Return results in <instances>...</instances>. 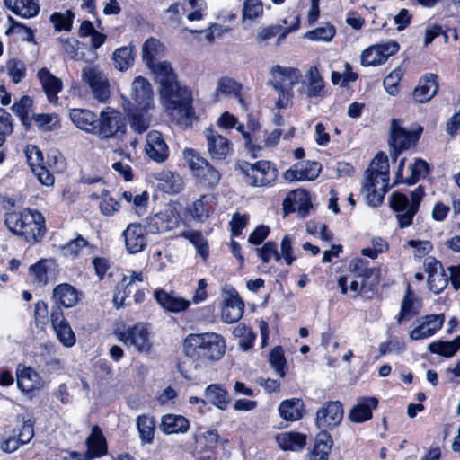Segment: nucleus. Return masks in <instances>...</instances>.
I'll use <instances>...</instances> for the list:
<instances>
[{"label":"nucleus","mask_w":460,"mask_h":460,"mask_svg":"<svg viewBox=\"0 0 460 460\" xmlns=\"http://www.w3.org/2000/svg\"><path fill=\"white\" fill-rule=\"evenodd\" d=\"M147 67L160 84V95L165 111L179 124L190 125L194 117L191 93L179 84L171 64L159 61Z\"/></svg>","instance_id":"1"},{"label":"nucleus","mask_w":460,"mask_h":460,"mask_svg":"<svg viewBox=\"0 0 460 460\" xmlns=\"http://www.w3.org/2000/svg\"><path fill=\"white\" fill-rule=\"evenodd\" d=\"M388 158L383 153L372 160L371 168L365 172L366 181L363 190L367 203L372 207L380 205L388 190Z\"/></svg>","instance_id":"2"},{"label":"nucleus","mask_w":460,"mask_h":460,"mask_svg":"<svg viewBox=\"0 0 460 460\" xmlns=\"http://www.w3.org/2000/svg\"><path fill=\"white\" fill-rule=\"evenodd\" d=\"M183 351L192 358L219 360L226 352V343L215 332L190 333L184 339Z\"/></svg>","instance_id":"3"},{"label":"nucleus","mask_w":460,"mask_h":460,"mask_svg":"<svg viewBox=\"0 0 460 460\" xmlns=\"http://www.w3.org/2000/svg\"><path fill=\"white\" fill-rule=\"evenodd\" d=\"M270 84L278 94L276 107L285 109L293 97L292 88L301 81L302 75L297 68L275 66L270 69Z\"/></svg>","instance_id":"4"},{"label":"nucleus","mask_w":460,"mask_h":460,"mask_svg":"<svg viewBox=\"0 0 460 460\" xmlns=\"http://www.w3.org/2000/svg\"><path fill=\"white\" fill-rule=\"evenodd\" d=\"M424 189L421 185L411 192V200L402 193L394 192L390 196V206L396 213V218L401 228L407 227L412 224L414 215L417 213Z\"/></svg>","instance_id":"5"},{"label":"nucleus","mask_w":460,"mask_h":460,"mask_svg":"<svg viewBox=\"0 0 460 460\" xmlns=\"http://www.w3.org/2000/svg\"><path fill=\"white\" fill-rule=\"evenodd\" d=\"M235 169L244 175V182L252 187H265L277 179L278 171L270 161H258L250 164L245 161L238 162Z\"/></svg>","instance_id":"6"},{"label":"nucleus","mask_w":460,"mask_h":460,"mask_svg":"<svg viewBox=\"0 0 460 460\" xmlns=\"http://www.w3.org/2000/svg\"><path fill=\"white\" fill-rule=\"evenodd\" d=\"M124 116L118 111L106 107L97 116L93 135L101 139H110L126 132Z\"/></svg>","instance_id":"7"},{"label":"nucleus","mask_w":460,"mask_h":460,"mask_svg":"<svg viewBox=\"0 0 460 460\" xmlns=\"http://www.w3.org/2000/svg\"><path fill=\"white\" fill-rule=\"evenodd\" d=\"M183 156L200 184L213 189L219 183L221 176L218 171L208 160L196 153L195 150L185 148L183 150Z\"/></svg>","instance_id":"8"},{"label":"nucleus","mask_w":460,"mask_h":460,"mask_svg":"<svg viewBox=\"0 0 460 460\" xmlns=\"http://www.w3.org/2000/svg\"><path fill=\"white\" fill-rule=\"evenodd\" d=\"M81 77L89 87L95 100L106 102L111 95L110 82L106 74L99 66L88 64L82 68Z\"/></svg>","instance_id":"9"},{"label":"nucleus","mask_w":460,"mask_h":460,"mask_svg":"<svg viewBox=\"0 0 460 460\" xmlns=\"http://www.w3.org/2000/svg\"><path fill=\"white\" fill-rule=\"evenodd\" d=\"M422 128L420 126L411 130H407L402 127V120L399 119H394L391 122L390 133H391V156L394 161L397 159L398 154L402 150L409 149L411 146H414L420 136Z\"/></svg>","instance_id":"10"},{"label":"nucleus","mask_w":460,"mask_h":460,"mask_svg":"<svg viewBox=\"0 0 460 460\" xmlns=\"http://www.w3.org/2000/svg\"><path fill=\"white\" fill-rule=\"evenodd\" d=\"M119 341L132 346L139 353H148L153 346L150 332L146 324L137 323L124 331L115 332Z\"/></svg>","instance_id":"11"},{"label":"nucleus","mask_w":460,"mask_h":460,"mask_svg":"<svg viewBox=\"0 0 460 460\" xmlns=\"http://www.w3.org/2000/svg\"><path fill=\"white\" fill-rule=\"evenodd\" d=\"M342 418V404L339 401H330L316 411L315 425L323 431L332 429L341 423Z\"/></svg>","instance_id":"12"},{"label":"nucleus","mask_w":460,"mask_h":460,"mask_svg":"<svg viewBox=\"0 0 460 460\" xmlns=\"http://www.w3.org/2000/svg\"><path fill=\"white\" fill-rule=\"evenodd\" d=\"M399 50V44L396 41H387L376 44L366 49L361 54L363 66H379L384 64L387 58Z\"/></svg>","instance_id":"13"},{"label":"nucleus","mask_w":460,"mask_h":460,"mask_svg":"<svg viewBox=\"0 0 460 460\" xmlns=\"http://www.w3.org/2000/svg\"><path fill=\"white\" fill-rule=\"evenodd\" d=\"M50 321L60 343L66 348L73 347L76 342V337L59 306H52Z\"/></svg>","instance_id":"14"},{"label":"nucleus","mask_w":460,"mask_h":460,"mask_svg":"<svg viewBox=\"0 0 460 460\" xmlns=\"http://www.w3.org/2000/svg\"><path fill=\"white\" fill-rule=\"evenodd\" d=\"M444 319L443 314L422 316L416 321L418 325L410 332V339L418 341L431 337L441 329Z\"/></svg>","instance_id":"15"},{"label":"nucleus","mask_w":460,"mask_h":460,"mask_svg":"<svg viewBox=\"0 0 460 460\" xmlns=\"http://www.w3.org/2000/svg\"><path fill=\"white\" fill-rule=\"evenodd\" d=\"M208 153L211 159L224 160L232 150V143L212 128H206Z\"/></svg>","instance_id":"16"},{"label":"nucleus","mask_w":460,"mask_h":460,"mask_svg":"<svg viewBox=\"0 0 460 460\" xmlns=\"http://www.w3.org/2000/svg\"><path fill=\"white\" fill-rule=\"evenodd\" d=\"M244 304L234 289L225 292L224 305L221 318L226 323H233L241 319L243 314Z\"/></svg>","instance_id":"17"},{"label":"nucleus","mask_w":460,"mask_h":460,"mask_svg":"<svg viewBox=\"0 0 460 460\" xmlns=\"http://www.w3.org/2000/svg\"><path fill=\"white\" fill-rule=\"evenodd\" d=\"M126 250L134 254L142 252L146 244V230L140 224H129L122 232Z\"/></svg>","instance_id":"18"},{"label":"nucleus","mask_w":460,"mask_h":460,"mask_svg":"<svg viewBox=\"0 0 460 460\" xmlns=\"http://www.w3.org/2000/svg\"><path fill=\"white\" fill-rule=\"evenodd\" d=\"M179 225V218L172 208H167L156 213L149 218L147 223L148 231L152 234L165 233L176 228Z\"/></svg>","instance_id":"19"},{"label":"nucleus","mask_w":460,"mask_h":460,"mask_svg":"<svg viewBox=\"0 0 460 460\" xmlns=\"http://www.w3.org/2000/svg\"><path fill=\"white\" fill-rule=\"evenodd\" d=\"M132 98L137 107L149 110L154 106L153 90L151 84L143 76H137L132 83Z\"/></svg>","instance_id":"20"},{"label":"nucleus","mask_w":460,"mask_h":460,"mask_svg":"<svg viewBox=\"0 0 460 460\" xmlns=\"http://www.w3.org/2000/svg\"><path fill=\"white\" fill-rule=\"evenodd\" d=\"M283 206L286 212L296 211L302 217H306L313 208L308 193L303 190L290 191L286 197Z\"/></svg>","instance_id":"21"},{"label":"nucleus","mask_w":460,"mask_h":460,"mask_svg":"<svg viewBox=\"0 0 460 460\" xmlns=\"http://www.w3.org/2000/svg\"><path fill=\"white\" fill-rule=\"evenodd\" d=\"M146 154L155 162L163 163L169 155L168 146L162 134L158 131H150L146 136Z\"/></svg>","instance_id":"22"},{"label":"nucleus","mask_w":460,"mask_h":460,"mask_svg":"<svg viewBox=\"0 0 460 460\" xmlns=\"http://www.w3.org/2000/svg\"><path fill=\"white\" fill-rule=\"evenodd\" d=\"M301 92L308 98H323L325 95L324 82L315 66H311L304 80L301 79Z\"/></svg>","instance_id":"23"},{"label":"nucleus","mask_w":460,"mask_h":460,"mask_svg":"<svg viewBox=\"0 0 460 460\" xmlns=\"http://www.w3.org/2000/svg\"><path fill=\"white\" fill-rule=\"evenodd\" d=\"M37 78L40 83L48 101L52 104H58V94L63 88L61 79L52 75L47 68L40 69L37 73Z\"/></svg>","instance_id":"24"},{"label":"nucleus","mask_w":460,"mask_h":460,"mask_svg":"<svg viewBox=\"0 0 460 460\" xmlns=\"http://www.w3.org/2000/svg\"><path fill=\"white\" fill-rule=\"evenodd\" d=\"M17 386L21 392L28 394L44 386L40 376L30 367H18L16 370Z\"/></svg>","instance_id":"25"},{"label":"nucleus","mask_w":460,"mask_h":460,"mask_svg":"<svg viewBox=\"0 0 460 460\" xmlns=\"http://www.w3.org/2000/svg\"><path fill=\"white\" fill-rule=\"evenodd\" d=\"M30 221L24 222L22 236L27 242L39 241L45 233V218L42 214L37 210L29 209Z\"/></svg>","instance_id":"26"},{"label":"nucleus","mask_w":460,"mask_h":460,"mask_svg":"<svg viewBox=\"0 0 460 460\" xmlns=\"http://www.w3.org/2000/svg\"><path fill=\"white\" fill-rule=\"evenodd\" d=\"M137 281H143L142 272L133 271L130 276H125L119 282L113 297L118 307L125 305L126 298L132 293H135L136 296H138V287L136 284Z\"/></svg>","instance_id":"27"},{"label":"nucleus","mask_w":460,"mask_h":460,"mask_svg":"<svg viewBox=\"0 0 460 460\" xmlns=\"http://www.w3.org/2000/svg\"><path fill=\"white\" fill-rule=\"evenodd\" d=\"M154 296L163 308L173 313L182 312L190 305L189 300L179 296L172 291L167 292L164 289H159L154 292Z\"/></svg>","instance_id":"28"},{"label":"nucleus","mask_w":460,"mask_h":460,"mask_svg":"<svg viewBox=\"0 0 460 460\" xmlns=\"http://www.w3.org/2000/svg\"><path fill=\"white\" fill-rule=\"evenodd\" d=\"M321 165L316 162H306L295 165L285 172V178L289 181H313L317 178Z\"/></svg>","instance_id":"29"},{"label":"nucleus","mask_w":460,"mask_h":460,"mask_svg":"<svg viewBox=\"0 0 460 460\" xmlns=\"http://www.w3.org/2000/svg\"><path fill=\"white\" fill-rule=\"evenodd\" d=\"M87 451L84 454L86 460L101 457L107 453V444L101 429L93 426L90 436L86 439Z\"/></svg>","instance_id":"30"},{"label":"nucleus","mask_w":460,"mask_h":460,"mask_svg":"<svg viewBox=\"0 0 460 460\" xmlns=\"http://www.w3.org/2000/svg\"><path fill=\"white\" fill-rule=\"evenodd\" d=\"M52 298L54 299L56 305L69 308L73 307L78 302V292L77 290L68 283H63L58 285L52 293Z\"/></svg>","instance_id":"31"},{"label":"nucleus","mask_w":460,"mask_h":460,"mask_svg":"<svg viewBox=\"0 0 460 460\" xmlns=\"http://www.w3.org/2000/svg\"><path fill=\"white\" fill-rule=\"evenodd\" d=\"M438 89V77L434 74L425 75L413 91L414 99L420 103L429 102Z\"/></svg>","instance_id":"32"},{"label":"nucleus","mask_w":460,"mask_h":460,"mask_svg":"<svg viewBox=\"0 0 460 460\" xmlns=\"http://www.w3.org/2000/svg\"><path fill=\"white\" fill-rule=\"evenodd\" d=\"M69 117L76 128L93 135L97 115L87 109H70Z\"/></svg>","instance_id":"33"},{"label":"nucleus","mask_w":460,"mask_h":460,"mask_svg":"<svg viewBox=\"0 0 460 460\" xmlns=\"http://www.w3.org/2000/svg\"><path fill=\"white\" fill-rule=\"evenodd\" d=\"M378 401L376 397H362L351 409L349 419L353 422H364L372 418V410L376 408Z\"/></svg>","instance_id":"34"},{"label":"nucleus","mask_w":460,"mask_h":460,"mask_svg":"<svg viewBox=\"0 0 460 460\" xmlns=\"http://www.w3.org/2000/svg\"><path fill=\"white\" fill-rule=\"evenodd\" d=\"M241 91L242 85L235 80L226 76L221 77L218 80L217 88L215 90V97L218 100L221 97L233 95L234 97L237 98L241 105L244 107V100L241 96Z\"/></svg>","instance_id":"35"},{"label":"nucleus","mask_w":460,"mask_h":460,"mask_svg":"<svg viewBox=\"0 0 460 460\" xmlns=\"http://www.w3.org/2000/svg\"><path fill=\"white\" fill-rule=\"evenodd\" d=\"M160 427L165 434L185 433L190 422L181 415L167 414L163 416Z\"/></svg>","instance_id":"36"},{"label":"nucleus","mask_w":460,"mask_h":460,"mask_svg":"<svg viewBox=\"0 0 460 460\" xmlns=\"http://www.w3.org/2000/svg\"><path fill=\"white\" fill-rule=\"evenodd\" d=\"M4 4L15 14L31 18L38 14L40 6L35 0H4Z\"/></svg>","instance_id":"37"},{"label":"nucleus","mask_w":460,"mask_h":460,"mask_svg":"<svg viewBox=\"0 0 460 460\" xmlns=\"http://www.w3.org/2000/svg\"><path fill=\"white\" fill-rule=\"evenodd\" d=\"M306 437L297 432H283L276 437L279 447L283 450L297 451L305 445Z\"/></svg>","instance_id":"38"},{"label":"nucleus","mask_w":460,"mask_h":460,"mask_svg":"<svg viewBox=\"0 0 460 460\" xmlns=\"http://www.w3.org/2000/svg\"><path fill=\"white\" fill-rule=\"evenodd\" d=\"M207 400L220 410H226L230 402L227 391L220 385L212 384L205 389Z\"/></svg>","instance_id":"39"},{"label":"nucleus","mask_w":460,"mask_h":460,"mask_svg":"<svg viewBox=\"0 0 460 460\" xmlns=\"http://www.w3.org/2000/svg\"><path fill=\"white\" fill-rule=\"evenodd\" d=\"M164 52V45L155 38H149L142 47V58L146 66L159 62L158 59L163 57Z\"/></svg>","instance_id":"40"},{"label":"nucleus","mask_w":460,"mask_h":460,"mask_svg":"<svg viewBox=\"0 0 460 460\" xmlns=\"http://www.w3.org/2000/svg\"><path fill=\"white\" fill-rule=\"evenodd\" d=\"M304 402L301 399H289L283 401L279 406V415L290 421L297 420L302 417Z\"/></svg>","instance_id":"41"},{"label":"nucleus","mask_w":460,"mask_h":460,"mask_svg":"<svg viewBox=\"0 0 460 460\" xmlns=\"http://www.w3.org/2000/svg\"><path fill=\"white\" fill-rule=\"evenodd\" d=\"M133 48L125 46L115 49L112 55L114 67L119 71H126L134 64Z\"/></svg>","instance_id":"42"},{"label":"nucleus","mask_w":460,"mask_h":460,"mask_svg":"<svg viewBox=\"0 0 460 460\" xmlns=\"http://www.w3.org/2000/svg\"><path fill=\"white\" fill-rule=\"evenodd\" d=\"M460 349V335L450 341H437L429 345L431 353L444 357H453Z\"/></svg>","instance_id":"43"},{"label":"nucleus","mask_w":460,"mask_h":460,"mask_svg":"<svg viewBox=\"0 0 460 460\" xmlns=\"http://www.w3.org/2000/svg\"><path fill=\"white\" fill-rule=\"evenodd\" d=\"M29 209L22 212L12 211L5 214L4 222L7 228L13 234L21 235L23 230L24 222L31 219Z\"/></svg>","instance_id":"44"},{"label":"nucleus","mask_w":460,"mask_h":460,"mask_svg":"<svg viewBox=\"0 0 460 460\" xmlns=\"http://www.w3.org/2000/svg\"><path fill=\"white\" fill-rule=\"evenodd\" d=\"M137 429L142 443H151L155 434V420L148 415H140L137 419Z\"/></svg>","instance_id":"45"},{"label":"nucleus","mask_w":460,"mask_h":460,"mask_svg":"<svg viewBox=\"0 0 460 460\" xmlns=\"http://www.w3.org/2000/svg\"><path fill=\"white\" fill-rule=\"evenodd\" d=\"M82 249H85L88 254L95 252L96 247L90 244L84 237L78 235L66 245L62 246V252L65 256H76Z\"/></svg>","instance_id":"46"},{"label":"nucleus","mask_w":460,"mask_h":460,"mask_svg":"<svg viewBox=\"0 0 460 460\" xmlns=\"http://www.w3.org/2000/svg\"><path fill=\"white\" fill-rule=\"evenodd\" d=\"M150 125V115L148 110H141L137 107L130 114V128L135 132L141 134Z\"/></svg>","instance_id":"47"},{"label":"nucleus","mask_w":460,"mask_h":460,"mask_svg":"<svg viewBox=\"0 0 460 460\" xmlns=\"http://www.w3.org/2000/svg\"><path fill=\"white\" fill-rule=\"evenodd\" d=\"M212 199L211 195H202L197 199L190 209V212L193 218L198 221L203 222L206 220L210 212L211 206L209 201Z\"/></svg>","instance_id":"48"},{"label":"nucleus","mask_w":460,"mask_h":460,"mask_svg":"<svg viewBox=\"0 0 460 460\" xmlns=\"http://www.w3.org/2000/svg\"><path fill=\"white\" fill-rule=\"evenodd\" d=\"M160 188L167 193H178L182 189V181L178 174L172 172H165L161 173Z\"/></svg>","instance_id":"49"},{"label":"nucleus","mask_w":460,"mask_h":460,"mask_svg":"<svg viewBox=\"0 0 460 460\" xmlns=\"http://www.w3.org/2000/svg\"><path fill=\"white\" fill-rule=\"evenodd\" d=\"M411 175L405 177V183L412 185L420 178H424L429 172L428 163L422 159H416L415 162L409 165Z\"/></svg>","instance_id":"50"},{"label":"nucleus","mask_w":460,"mask_h":460,"mask_svg":"<svg viewBox=\"0 0 460 460\" xmlns=\"http://www.w3.org/2000/svg\"><path fill=\"white\" fill-rule=\"evenodd\" d=\"M50 263L47 261H40L38 263L31 266L30 272L33 276L34 282L38 285H46L51 275Z\"/></svg>","instance_id":"51"},{"label":"nucleus","mask_w":460,"mask_h":460,"mask_svg":"<svg viewBox=\"0 0 460 460\" xmlns=\"http://www.w3.org/2000/svg\"><path fill=\"white\" fill-rule=\"evenodd\" d=\"M336 33L335 27L330 23L315 28L305 33V37L311 40L331 41Z\"/></svg>","instance_id":"52"},{"label":"nucleus","mask_w":460,"mask_h":460,"mask_svg":"<svg viewBox=\"0 0 460 460\" xmlns=\"http://www.w3.org/2000/svg\"><path fill=\"white\" fill-rule=\"evenodd\" d=\"M269 362L270 367L275 370L280 377H284L286 375V358L284 357V351L281 347H275L269 355Z\"/></svg>","instance_id":"53"},{"label":"nucleus","mask_w":460,"mask_h":460,"mask_svg":"<svg viewBox=\"0 0 460 460\" xmlns=\"http://www.w3.org/2000/svg\"><path fill=\"white\" fill-rule=\"evenodd\" d=\"M74 19V13L70 10L64 13H54L50 15V22L58 31H70Z\"/></svg>","instance_id":"54"},{"label":"nucleus","mask_w":460,"mask_h":460,"mask_svg":"<svg viewBox=\"0 0 460 460\" xmlns=\"http://www.w3.org/2000/svg\"><path fill=\"white\" fill-rule=\"evenodd\" d=\"M255 251L264 263H269L271 259L276 261H279L281 259V255L278 252V245L272 241L267 242L261 248H256Z\"/></svg>","instance_id":"55"},{"label":"nucleus","mask_w":460,"mask_h":460,"mask_svg":"<svg viewBox=\"0 0 460 460\" xmlns=\"http://www.w3.org/2000/svg\"><path fill=\"white\" fill-rule=\"evenodd\" d=\"M448 284V277L444 270L441 271H435L428 276V285L430 291L435 294H439L443 291Z\"/></svg>","instance_id":"56"},{"label":"nucleus","mask_w":460,"mask_h":460,"mask_svg":"<svg viewBox=\"0 0 460 460\" xmlns=\"http://www.w3.org/2000/svg\"><path fill=\"white\" fill-rule=\"evenodd\" d=\"M32 99L28 95L22 96L18 102H15L12 110L16 113L22 119L23 125H28L29 121V111L32 106Z\"/></svg>","instance_id":"57"},{"label":"nucleus","mask_w":460,"mask_h":460,"mask_svg":"<svg viewBox=\"0 0 460 460\" xmlns=\"http://www.w3.org/2000/svg\"><path fill=\"white\" fill-rule=\"evenodd\" d=\"M413 305H414V300H413L412 295L410 292H408L404 296L402 303L401 311L397 317L398 323L401 324L404 321L410 320L417 314V312L413 310Z\"/></svg>","instance_id":"58"},{"label":"nucleus","mask_w":460,"mask_h":460,"mask_svg":"<svg viewBox=\"0 0 460 460\" xmlns=\"http://www.w3.org/2000/svg\"><path fill=\"white\" fill-rule=\"evenodd\" d=\"M6 69L15 84L20 83L25 76V65L19 59H10L6 64Z\"/></svg>","instance_id":"59"},{"label":"nucleus","mask_w":460,"mask_h":460,"mask_svg":"<svg viewBox=\"0 0 460 460\" xmlns=\"http://www.w3.org/2000/svg\"><path fill=\"white\" fill-rule=\"evenodd\" d=\"M263 7L261 0H245L243 6L244 19L253 20L262 14Z\"/></svg>","instance_id":"60"},{"label":"nucleus","mask_w":460,"mask_h":460,"mask_svg":"<svg viewBox=\"0 0 460 460\" xmlns=\"http://www.w3.org/2000/svg\"><path fill=\"white\" fill-rule=\"evenodd\" d=\"M47 164L55 172H62L66 169V161L57 149H51L47 154Z\"/></svg>","instance_id":"61"},{"label":"nucleus","mask_w":460,"mask_h":460,"mask_svg":"<svg viewBox=\"0 0 460 460\" xmlns=\"http://www.w3.org/2000/svg\"><path fill=\"white\" fill-rule=\"evenodd\" d=\"M332 446V439L331 436L326 432H322L316 437L313 451L328 457Z\"/></svg>","instance_id":"62"},{"label":"nucleus","mask_w":460,"mask_h":460,"mask_svg":"<svg viewBox=\"0 0 460 460\" xmlns=\"http://www.w3.org/2000/svg\"><path fill=\"white\" fill-rule=\"evenodd\" d=\"M402 76L400 69H394L384 79L383 84L386 92L391 95H395L398 93V84Z\"/></svg>","instance_id":"63"},{"label":"nucleus","mask_w":460,"mask_h":460,"mask_svg":"<svg viewBox=\"0 0 460 460\" xmlns=\"http://www.w3.org/2000/svg\"><path fill=\"white\" fill-rule=\"evenodd\" d=\"M119 208V203L115 199L108 196V191L102 192V201L100 202V209L103 215L111 216Z\"/></svg>","instance_id":"64"}]
</instances>
